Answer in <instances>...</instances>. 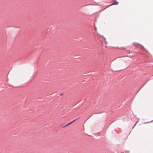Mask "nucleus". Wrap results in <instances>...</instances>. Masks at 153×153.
<instances>
[{
    "label": "nucleus",
    "mask_w": 153,
    "mask_h": 153,
    "mask_svg": "<svg viewBox=\"0 0 153 153\" xmlns=\"http://www.w3.org/2000/svg\"><path fill=\"white\" fill-rule=\"evenodd\" d=\"M79 118V117H78V118L74 120L73 121H72L70 122V123H68V124H66V125H65V126H64V127H65V126H66L69 124H71L72 123H73V122H74L75 121H76V120L78 119Z\"/></svg>",
    "instance_id": "obj_1"
},
{
    "label": "nucleus",
    "mask_w": 153,
    "mask_h": 153,
    "mask_svg": "<svg viewBox=\"0 0 153 153\" xmlns=\"http://www.w3.org/2000/svg\"><path fill=\"white\" fill-rule=\"evenodd\" d=\"M118 3L117 2H116V3H114V4H113L112 5H114V4H118Z\"/></svg>",
    "instance_id": "obj_2"
},
{
    "label": "nucleus",
    "mask_w": 153,
    "mask_h": 153,
    "mask_svg": "<svg viewBox=\"0 0 153 153\" xmlns=\"http://www.w3.org/2000/svg\"><path fill=\"white\" fill-rule=\"evenodd\" d=\"M62 94H61V95H62Z\"/></svg>",
    "instance_id": "obj_3"
}]
</instances>
